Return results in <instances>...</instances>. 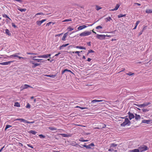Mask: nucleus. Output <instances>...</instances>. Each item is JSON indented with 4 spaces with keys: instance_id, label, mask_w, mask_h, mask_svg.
I'll list each match as a JSON object with an SVG mask.
<instances>
[{
    "instance_id": "1",
    "label": "nucleus",
    "mask_w": 152,
    "mask_h": 152,
    "mask_svg": "<svg viewBox=\"0 0 152 152\" xmlns=\"http://www.w3.org/2000/svg\"><path fill=\"white\" fill-rule=\"evenodd\" d=\"M36 57V56H31L30 57V58L32 59V60L29 61V63H30L33 64L32 66V68H35L37 66H39L40 65V64H39L35 63V59H37L35 58Z\"/></svg>"
},
{
    "instance_id": "2",
    "label": "nucleus",
    "mask_w": 152,
    "mask_h": 152,
    "mask_svg": "<svg viewBox=\"0 0 152 152\" xmlns=\"http://www.w3.org/2000/svg\"><path fill=\"white\" fill-rule=\"evenodd\" d=\"M91 34V31H85L80 34V36L81 37H85L88 36Z\"/></svg>"
},
{
    "instance_id": "3",
    "label": "nucleus",
    "mask_w": 152,
    "mask_h": 152,
    "mask_svg": "<svg viewBox=\"0 0 152 152\" xmlns=\"http://www.w3.org/2000/svg\"><path fill=\"white\" fill-rule=\"evenodd\" d=\"M130 124V122L128 118H126L124 121L121 124V126H125L126 125H129Z\"/></svg>"
},
{
    "instance_id": "4",
    "label": "nucleus",
    "mask_w": 152,
    "mask_h": 152,
    "mask_svg": "<svg viewBox=\"0 0 152 152\" xmlns=\"http://www.w3.org/2000/svg\"><path fill=\"white\" fill-rule=\"evenodd\" d=\"M140 152H142L148 150V147L146 145H143L138 148Z\"/></svg>"
},
{
    "instance_id": "5",
    "label": "nucleus",
    "mask_w": 152,
    "mask_h": 152,
    "mask_svg": "<svg viewBox=\"0 0 152 152\" xmlns=\"http://www.w3.org/2000/svg\"><path fill=\"white\" fill-rule=\"evenodd\" d=\"M106 127V125L104 124L103 123H101L98 126V127H97L94 128V129H102L103 128H105Z\"/></svg>"
},
{
    "instance_id": "6",
    "label": "nucleus",
    "mask_w": 152,
    "mask_h": 152,
    "mask_svg": "<svg viewBox=\"0 0 152 152\" xmlns=\"http://www.w3.org/2000/svg\"><path fill=\"white\" fill-rule=\"evenodd\" d=\"M20 53H15V54H14L12 55H11L10 56H8V57L9 58H12V57H17L19 58V59L23 58L25 59L24 58L20 57V56H18L17 55H19Z\"/></svg>"
},
{
    "instance_id": "7",
    "label": "nucleus",
    "mask_w": 152,
    "mask_h": 152,
    "mask_svg": "<svg viewBox=\"0 0 152 152\" xmlns=\"http://www.w3.org/2000/svg\"><path fill=\"white\" fill-rule=\"evenodd\" d=\"M151 104V103L150 102H148L146 103H144L141 104H134V105L137 106L138 107L142 108L143 107H145V106H148V105Z\"/></svg>"
},
{
    "instance_id": "8",
    "label": "nucleus",
    "mask_w": 152,
    "mask_h": 152,
    "mask_svg": "<svg viewBox=\"0 0 152 152\" xmlns=\"http://www.w3.org/2000/svg\"><path fill=\"white\" fill-rule=\"evenodd\" d=\"M106 35L102 34H97L96 37L97 38L99 39H105Z\"/></svg>"
},
{
    "instance_id": "9",
    "label": "nucleus",
    "mask_w": 152,
    "mask_h": 152,
    "mask_svg": "<svg viewBox=\"0 0 152 152\" xmlns=\"http://www.w3.org/2000/svg\"><path fill=\"white\" fill-rule=\"evenodd\" d=\"M50 54H47L46 55H40L37 56V57L39 58H47L48 57H50L51 56Z\"/></svg>"
},
{
    "instance_id": "10",
    "label": "nucleus",
    "mask_w": 152,
    "mask_h": 152,
    "mask_svg": "<svg viewBox=\"0 0 152 152\" xmlns=\"http://www.w3.org/2000/svg\"><path fill=\"white\" fill-rule=\"evenodd\" d=\"M14 61L5 62L0 63V64L2 65H6L10 64L11 63L13 62Z\"/></svg>"
},
{
    "instance_id": "11",
    "label": "nucleus",
    "mask_w": 152,
    "mask_h": 152,
    "mask_svg": "<svg viewBox=\"0 0 152 152\" xmlns=\"http://www.w3.org/2000/svg\"><path fill=\"white\" fill-rule=\"evenodd\" d=\"M117 144H115V143H112L110 144V148H112L113 149L116 148V147L118 146Z\"/></svg>"
},
{
    "instance_id": "12",
    "label": "nucleus",
    "mask_w": 152,
    "mask_h": 152,
    "mask_svg": "<svg viewBox=\"0 0 152 152\" xmlns=\"http://www.w3.org/2000/svg\"><path fill=\"white\" fill-rule=\"evenodd\" d=\"M46 19H43L41 20L40 21H37L36 22V23L37 25L39 26H40L41 24L43 23L44 22L46 21Z\"/></svg>"
},
{
    "instance_id": "13",
    "label": "nucleus",
    "mask_w": 152,
    "mask_h": 152,
    "mask_svg": "<svg viewBox=\"0 0 152 152\" xmlns=\"http://www.w3.org/2000/svg\"><path fill=\"white\" fill-rule=\"evenodd\" d=\"M83 147L86 148H91V147H93L94 145L93 143H91L88 145H83Z\"/></svg>"
},
{
    "instance_id": "14",
    "label": "nucleus",
    "mask_w": 152,
    "mask_h": 152,
    "mask_svg": "<svg viewBox=\"0 0 152 152\" xmlns=\"http://www.w3.org/2000/svg\"><path fill=\"white\" fill-rule=\"evenodd\" d=\"M128 114L129 115V118L130 120L134 118V115L133 114L131 113L130 112H128Z\"/></svg>"
},
{
    "instance_id": "15",
    "label": "nucleus",
    "mask_w": 152,
    "mask_h": 152,
    "mask_svg": "<svg viewBox=\"0 0 152 152\" xmlns=\"http://www.w3.org/2000/svg\"><path fill=\"white\" fill-rule=\"evenodd\" d=\"M28 87H31L33 88L32 87H31L28 85L25 84L24 85L22 86L20 88L22 89V90H23L27 88Z\"/></svg>"
},
{
    "instance_id": "16",
    "label": "nucleus",
    "mask_w": 152,
    "mask_h": 152,
    "mask_svg": "<svg viewBox=\"0 0 152 152\" xmlns=\"http://www.w3.org/2000/svg\"><path fill=\"white\" fill-rule=\"evenodd\" d=\"M87 27V26L85 25L81 26L78 27L77 29L78 31H80L86 28Z\"/></svg>"
},
{
    "instance_id": "17",
    "label": "nucleus",
    "mask_w": 152,
    "mask_h": 152,
    "mask_svg": "<svg viewBox=\"0 0 152 152\" xmlns=\"http://www.w3.org/2000/svg\"><path fill=\"white\" fill-rule=\"evenodd\" d=\"M70 72L72 73V74H74V73L70 70H68L66 69H64V70L62 71L61 72L62 74H64L65 72Z\"/></svg>"
},
{
    "instance_id": "18",
    "label": "nucleus",
    "mask_w": 152,
    "mask_h": 152,
    "mask_svg": "<svg viewBox=\"0 0 152 152\" xmlns=\"http://www.w3.org/2000/svg\"><path fill=\"white\" fill-rule=\"evenodd\" d=\"M20 121L21 122H23L24 123H26V120L25 119H23V118H17L14 120V121Z\"/></svg>"
},
{
    "instance_id": "19",
    "label": "nucleus",
    "mask_w": 152,
    "mask_h": 152,
    "mask_svg": "<svg viewBox=\"0 0 152 152\" xmlns=\"http://www.w3.org/2000/svg\"><path fill=\"white\" fill-rule=\"evenodd\" d=\"M104 101L105 102L104 100H97V99H95L93 100H92L91 102V103H96L97 102H101L102 101Z\"/></svg>"
},
{
    "instance_id": "20",
    "label": "nucleus",
    "mask_w": 152,
    "mask_h": 152,
    "mask_svg": "<svg viewBox=\"0 0 152 152\" xmlns=\"http://www.w3.org/2000/svg\"><path fill=\"white\" fill-rule=\"evenodd\" d=\"M120 6V4H117L116 5L115 7V8L114 9L111 10H111L112 11L116 10L118 9V8H119V7Z\"/></svg>"
},
{
    "instance_id": "21",
    "label": "nucleus",
    "mask_w": 152,
    "mask_h": 152,
    "mask_svg": "<svg viewBox=\"0 0 152 152\" xmlns=\"http://www.w3.org/2000/svg\"><path fill=\"white\" fill-rule=\"evenodd\" d=\"M151 120H144L142 121V123L147 124H149Z\"/></svg>"
},
{
    "instance_id": "22",
    "label": "nucleus",
    "mask_w": 152,
    "mask_h": 152,
    "mask_svg": "<svg viewBox=\"0 0 152 152\" xmlns=\"http://www.w3.org/2000/svg\"><path fill=\"white\" fill-rule=\"evenodd\" d=\"M28 132L29 134H33L34 135L35 134L37 133V132H36L33 130H30L29 132Z\"/></svg>"
},
{
    "instance_id": "23",
    "label": "nucleus",
    "mask_w": 152,
    "mask_h": 152,
    "mask_svg": "<svg viewBox=\"0 0 152 152\" xmlns=\"http://www.w3.org/2000/svg\"><path fill=\"white\" fill-rule=\"evenodd\" d=\"M75 47L76 48H79L81 49L85 50L86 49V48L85 47L80 46H76Z\"/></svg>"
},
{
    "instance_id": "24",
    "label": "nucleus",
    "mask_w": 152,
    "mask_h": 152,
    "mask_svg": "<svg viewBox=\"0 0 152 152\" xmlns=\"http://www.w3.org/2000/svg\"><path fill=\"white\" fill-rule=\"evenodd\" d=\"M69 45V43L66 44H64L60 46L59 47V49L61 50L62 49L63 47H66Z\"/></svg>"
},
{
    "instance_id": "25",
    "label": "nucleus",
    "mask_w": 152,
    "mask_h": 152,
    "mask_svg": "<svg viewBox=\"0 0 152 152\" xmlns=\"http://www.w3.org/2000/svg\"><path fill=\"white\" fill-rule=\"evenodd\" d=\"M135 119L136 120H138L139 119H140V116L139 115H137L136 114H135Z\"/></svg>"
},
{
    "instance_id": "26",
    "label": "nucleus",
    "mask_w": 152,
    "mask_h": 152,
    "mask_svg": "<svg viewBox=\"0 0 152 152\" xmlns=\"http://www.w3.org/2000/svg\"><path fill=\"white\" fill-rule=\"evenodd\" d=\"M129 152H140L139 150L138 149H135L134 150H130Z\"/></svg>"
},
{
    "instance_id": "27",
    "label": "nucleus",
    "mask_w": 152,
    "mask_h": 152,
    "mask_svg": "<svg viewBox=\"0 0 152 152\" xmlns=\"http://www.w3.org/2000/svg\"><path fill=\"white\" fill-rule=\"evenodd\" d=\"M67 36V33L64 34L62 38V40L63 41H65V39Z\"/></svg>"
},
{
    "instance_id": "28",
    "label": "nucleus",
    "mask_w": 152,
    "mask_h": 152,
    "mask_svg": "<svg viewBox=\"0 0 152 152\" xmlns=\"http://www.w3.org/2000/svg\"><path fill=\"white\" fill-rule=\"evenodd\" d=\"M45 76L47 77H51L54 78L56 76V75H45Z\"/></svg>"
},
{
    "instance_id": "29",
    "label": "nucleus",
    "mask_w": 152,
    "mask_h": 152,
    "mask_svg": "<svg viewBox=\"0 0 152 152\" xmlns=\"http://www.w3.org/2000/svg\"><path fill=\"white\" fill-rule=\"evenodd\" d=\"M48 129L52 131H54V130H57V129L52 127V126H50L48 127Z\"/></svg>"
},
{
    "instance_id": "30",
    "label": "nucleus",
    "mask_w": 152,
    "mask_h": 152,
    "mask_svg": "<svg viewBox=\"0 0 152 152\" xmlns=\"http://www.w3.org/2000/svg\"><path fill=\"white\" fill-rule=\"evenodd\" d=\"M79 141H80V142H88V140H85L83 139V137H81L80 138L79 140Z\"/></svg>"
},
{
    "instance_id": "31",
    "label": "nucleus",
    "mask_w": 152,
    "mask_h": 152,
    "mask_svg": "<svg viewBox=\"0 0 152 152\" xmlns=\"http://www.w3.org/2000/svg\"><path fill=\"white\" fill-rule=\"evenodd\" d=\"M14 106H15L17 107H20V103L18 102H15V103Z\"/></svg>"
},
{
    "instance_id": "32",
    "label": "nucleus",
    "mask_w": 152,
    "mask_h": 152,
    "mask_svg": "<svg viewBox=\"0 0 152 152\" xmlns=\"http://www.w3.org/2000/svg\"><path fill=\"white\" fill-rule=\"evenodd\" d=\"M105 20L106 22H107L108 21H110V20H112V19L110 18V17H109L107 18H105Z\"/></svg>"
},
{
    "instance_id": "33",
    "label": "nucleus",
    "mask_w": 152,
    "mask_h": 152,
    "mask_svg": "<svg viewBox=\"0 0 152 152\" xmlns=\"http://www.w3.org/2000/svg\"><path fill=\"white\" fill-rule=\"evenodd\" d=\"M2 16L4 18H8L10 20H11V19L6 14H3L2 15Z\"/></svg>"
},
{
    "instance_id": "34",
    "label": "nucleus",
    "mask_w": 152,
    "mask_h": 152,
    "mask_svg": "<svg viewBox=\"0 0 152 152\" xmlns=\"http://www.w3.org/2000/svg\"><path fill=\"white\" fill-rule=\"evenodd\" d=\"M5 33L6 34L9 35H10L11 34L10 32V31L8 29H6L5 30Z\"/></svg>"
},
{
    "instance_id": "35",
    "label": "nucleus",
    "mask_w": 152,
    "mask_h": 152,
    "mask_svg": "<svg viewBox=\"0 0 152 152\" xmlns=\"http://www.w3.org/2000/svg\"><path fill=\"white\" fill-rule=\"evenodd\" d=\"M126 16V14L123 15L122 14H120L118 15V18H120L122 17H125Z\"/></svg>"
},
{
    "instance_id": "36",
    "label": "nucleus",
    "mask_w": 152,
    "mask_h": 152,
    "mask_svg": "<svg viewBox=\"0 0 152 152\" xmlns=\"http://www.w3.org/2000/svg\"><path fill=\"white\" fill-rule=\"evenodd\" d=\"M146 12L147 13H152V10L148 9L146 10Z\"/></svg>"
},
{
    "instance_id": "37",
    "label": "nucleus",
    "mask_w": 152,
    "mask_h": 152,
    "mask_svg": "<svg viewBox=\"0 0 152 152\" xmlns=\"http://www.w3.org/2000/svg\"><path fill=\"white\" fill-rule=\"evenodd\" d=\"M67 29L68 30V31H72L74 29H73V28H72L71 27L69 26L67 28Z\"/></svg>"
},
{
    "instance_id": "38",
    "label": "nucleus",
    "mask_w": 152,
    "mask_h": 152,
    "mask_svg": "<svg viewBox=\"0 0 152 152\" xmlns=\"http://www.w3.org/2000/svg\"><path fill=\"white\" fill-rule=\"evenodd\" d=\"M51 23H52L53 25H54L55 24V23L52 22H50L46 24V26H48Z\"/></svg>"
},
{
    "instance_id": "39",
    "label": "nucleus",
    "mask_w": 152,
    "mask_h": 152,
    "mask_svg": "<svg viewBox=\"0 0 152 152\" xmlns=\"http://www.w3.org/2000/svg\"><path fill=\"white\" fill-rule=\"evenodd\" d=\"M18 10L21 12H25L26 11V9H18Z\"/></svg>"
},
{
    "instance_id": "40",
    "label": "nucleus",
    "mask_w": 152,
    "mask_h": 152,
    "mask_svg": "<svg viewBox=\"0 0 152 152\" xmlns=\"http://www.w3.org/2000/svg\"><path fill=\"white\" fill-rule=\"evenodd\" d=\"M134 73H132L131 72H129L126 73V74L127 75H129V76H131L133 75H134Z\"/></svg>"
},
{
    "instance_id": "41",
    "label": "nucleus",
    "mask_w": 152,
    "mask_h": 152,
    "mask_svg": "<svg viewBox=\"0 0 152 152\" xmlns=\"http://www.w3.org/2000/svg\"><path fill=\"white\" fill-rule=\"evenodd\" d=\"M35 61L38 62H41V61L43 59H35Z\"/></svg>"
},
{
    "instance_id": "42",
    "label": "nucleus",
    "mask_w": 152,
    "mask_h": 152,
    "mask_svg": "<svg viewBox=\"0 0 152 152\" xmlns=\"http://www.w3.org/2000/svg\"><path fill=\"white\" fill-rule=\"evenodd\" d=\"M72 20L71 19H66L62 21L63 22H68V21H72Z\"/></svg>"
},
{
    "instance_id": "43",
    "label": "nucleus",
    "mask_w": 152,
    "mask_h": 152,
    "mask_svg": "<svg viewBox=\"0 0 152 152\" xmlns=\"http://www.w3.org/2000/svg\"><path fill=\"white\" fill-rule=\"evenodd\" d=\"M144 112H146L149 111V110L146 109H143L142 110Z\"/></svg>"
},
{
    "instance_id": "44",
    "label": "nucleus",
    "mask_w": 152,
    "mask_h": 152,
    "mask_svg": "<svg viewBox=\"0 0 152 152\" xmlns=\"http://www.w3.org/2000/svg\"><path fill=\"white\" fill-rule=\"evenodd\" d=\"M11 127H12V126H11V125H7L6 126V127H5V130H6L8 128H9Z\"/></svg>"
},
{
    "instance_id": "45",
    "label": "nucleus",
    "mask_w": 152,
    "mask_h": 152,
    "mask_svg": "<svg viewBox=\"0 0 152 152\" xmlns=\"http://www.w3.org/2000/svg\"><path fill=\"white\" fill-rule=\"evenodd\" d=\"M102 26H96V29H102Z\"/></svg>"
},
{
    "instance_id": "46",
    "label": "nucleus",
    "mask_w": 152,
    "mask_h": 152,
    "mask_svg": "<svg viewBox=\"0 0 152 152\" xmlns=\"http://www.w3.org/2000/svg\"><path fill=\"white\" fill-rule=\"evenodd\" d=\"M39 136L40 138H44L45 137V136H44L42 134H39Z\"/></svg>"
},
{
    "instance_id": "47",
    "label": "nucleus",
    "mask_w": 152,
    "mask_h": 152,
    "mask_svg": "<svg viewBox=\"0 0 152 152\" xmlns=\"http://www.w3.org/2000/svg\"><path fill=\"white\" fill-rule=\"evenodd\" d=\"M101 7H100L98 6H96V9L97 10H99L101 9Z\"/></svg>"
},
{
    "instance_id": "48",
    "label": "nucleus",
    "mask_w": 152,
    "mask_h": 152,
    "mask_svg": "<svg viewBox=\"0 0 152 152\" xmlns=\"http://www.w3.org/2000/svg\"><path fill=\"white\" fill-rule=\"evenodd\" d=\"M72 53H77L78 55V56H80V51H75V52H72Z\"/></svg>"
},
{
    "instance_id": "49",
    "label": "nucleus",
    "mask_w": 152,
    "mask_h": 152,
    "mask_svg": "<svg viewBox=\"0 0 152 152\" xmlns=\"http://www.w3.org/2000/svg\"><path fill=\"white\" fill-rule=\"evenodd\" d=\"M26 53L27 54H28V55H37V53H28V52H27Z\"/></svg>"
},
{
    "instance_id": "50",
    "label": "nucleus",
    "mask_w": 152,
    "mask_h": 152,
    "mask_svg": "<svg viewBox=\"0 0 152 152\" xmlns=\"http://www.w3.org/2000/svg\"><path fill=\"white\" fill-rule=\"evenodd\" d=\"M34 123V121H31V122H29L28 121L26 120V123L28 124H33Z\"/></svg>"
},
{
    "instance_id": "51",
    "label": "nucleus",
    "mask_w": 152,
    "mask_h": 152,
    "mask_svg": "<svg viewBox=\"0 0 152 152\" xmlns=\"http://www.w3.org/2000/svg\"><path fill=\"white\" fill-rule=\"evenodd\" d=\"M26 108H30V107H31V105H30L28 103L27 105L26 106Z\"/></svg>"
},
{
    "instance_id": "52",
    "label": "nucleus",
    "mask_w": 152,
    "mask_h": 152,
    "mask_svg": "<svg viewBox=\"0 0 152 152\" xmlns=\"http://www.w3.org/2000/svg\"><path fill=\"white\" fill-rule=\"evenodd\" d=\"M76 107H77V108H80L81 110H83V109H85L87 108L86 107H79V106H77Z\"/></svg>"
},
{
    "instance_id": "53",
    "label": "nucleus",
    "mask_w": 152,
    "mask_h": 152,
    "mask_svg": "<svg viewBox=\"0 0 152 152\" xmlns=\"http://www.w3.org/2000/svg\"><path fill=\"white\" fill-rule=\"evenodd\" d=\"M135 5H137L138 6H140L141 5V4L138 3H134V5L135 6Z\"/></svg>"
},
{
    "instance_id": "54",
    "label": "nucleus",
    "mask_w": 152,
    "mask_h": 152,
    "mask_svg": "<svg viewBox=\"0 0 152 152\" xmlns=\"http://www.w3.org/2000/svg\"><path fill=\"white\" fill-rule=\"evenodd\" d=\"M43 15V13H42V12H39V13H37L36 15H35V16H36V15Z\"/></svg>"
},
{
    "instance_id": "55",
    "label": "nucleus",
    "mask_w": 152,
    "mask_h": 152,
    "mask_svg": "<svg viewBox=\"0 0 152 152\" xmlns=\"http://www.w3.org/2000/svg\"><path fill=\"white\" fill-rule=\"evenodd\" d=\"M27 145L28 147H30V148H34L33 146L32 145H31L30 144H27Z\"/></svg>"
},
{
    "instance_id": "56",
    "label": "nucleus",
    "mask_w": 152,
    "mask_h": 152,
    "mask_svg": "<svg viewBox=\"0 0 152 152\" xmlns=\"http://www.w3.org/2000/svg\"><path fill=\"white\" fill-rule=\"evenodd\" d=\"M94 51L92 50H89L88 51V55L90 53H94Z\"/></svg>"
},
{
    "instance_id": "57",
    "label": "nucleus",
    "mask_w": 152,
    "mask_h": 152,
    "mask_svg": "<svg viewBox=\"0 0 152 152\" xmlns=\"http://www.w3.org/2000/svg\"><path fill=\"white\" fill-rule=\"evenodd\" d=\"M62 135H63V136L64 137H68V136L67 134H61Z\"/></svg>"
},
{
    "instance_id": "58",
    "label": "nucleus",
    "mask_w": 152,
    "mask_h": 152,
    "mask_svg": "<svg viewBox=\"0 0 152 152\" xmlns=\"http://www.w3.org/2000/svg\"><path fill=\"white\" fill-rule=\"evenodd\" d=\"M12 26L14 27V28H16V26L15 25V23H12Z\"/></svg>"
},
{
    "instance_id": "59",
    "label": "nucleus",
    "mask_w": 152,
    "mask_h": 152,
    "mask_svg": "<svg viewBox=\"0 0 152 152\" xmlns=\"http://www.w3.org/2000/svg\"><path fill=\"white\" fill-rule=\"evenodd\" d=\"M114 151V149H113L112 148H110L108 149V151Z\"/></svg>"
},
{
    "instance_id": "60",
    "label": "nucleus",
    "mask_w": 152,
    "mask_h": 152,
    "mask_svg": "<svg viewBox=\"0 0 152 152\" xmlns=\"http://www.w3.org/2000/svg\"><path fill=\"white\" fill-rule=\"evenodd\" d=\"M63 34V33H61V34H56V35H55V36H56H56H58V37H59V36H60L62 34Z\"/></svg>"
},
{
    "instance_id": "61",
    "label": "nucleus",
    "mask_w": 152,
    "mask_h": 152,
    "mask_svg": "<svg viewBox=\"0 0 152 152\" xmlns=\"http://www.w3.org/2000/svg\"><path fill=\"white\" fill-rule=\"evenodd\" d=\"M140 22L139 21H137L136 23V26H137Z\"/></svg>"
},
{
    "instance_id": "62",
    "label": "nucleus",
    "mask_w": 152,
    "mask_h": 152,
    "mask_svg": "<svg viewBox=\"0 0 152 152\" xmlns=\"http://www.w3.org/2000/svg\"><path fill=\"white\" fill-rule=\"evenodd\" d=\"M143 32V30H142L141 31H140L139 33V36L141 35V34H142V32Z\"/></svg>"
},
{
    "instance_id": "63",
    "label": "nucleus",
    "mask_w": 152,
    "mask_h": 152,
    "mask_svg": "<svg viewBox=\"0 0 152 152\" xmlns=\"http://www.w3.org/2000/svg\"><path fill=\"white\" fill-rule=\"evenodd\" d=\"M91 59L90 58H88L87 60V61H88V62L90 61H91Z\"/></svg>"
},
{
    "instance_id": "64",
    "label": "nucleus",
    "mask_w": 152,
    "mask_h": 152,
    "mask_svg": "<svg viewBox=\"0 0 152 152\" xmlns=\"http://www.w3.org/2000/svg\"><path fill=\"white\" fill-rule=\"evenodd\" d=\"M4 146L2 148L0 149V152H1L2 150H3V149L4 148Z\"/></svg>"
}]
</instances>
